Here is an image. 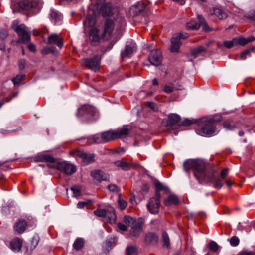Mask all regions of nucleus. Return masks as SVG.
Wrapping results in <instances>:
<instances>
[{
  "mask_svg": "<svg viewBox=\"0 0 255 255\" xmlns=\"http://www.w3.org/2000/svg\"><path fill=\"white\" fill-rule=\"evenodd\" d=\"M153 94V92H147L145 90H142L139 92L138 94V98L139 99H144L146 97L151 96Z\"/></svg>",
  "mask_w": 255,
  "mask_h": 255,
  "instance_id": "41",
  "label": "nucleus"
},
{
  "mask_svg": "<svg viewBox=\"0 0 255 255\" xmlns=\"http://www.w3.org/2000/svg\"><path fill=\"white\" fill-rule=\"evenodd\" d=\"M215 121L212 119L203 121L200 129H197L198 134L202 136H208L213 135L216 130Z\"/></svg>",
  "mask_w": 255,
  "mask_h": 255,
  "instance_id": "2",
  "label": "nucleus"
},
{
  "mask_svg": "<svg viewBox=\"0 0 255 255\" xmlns=\"http://www.w3.org/2000/svg\"><path fill=\"white\" fill-rule=\"evenodd\" d=\"M229 169L228 168H224L220 173V177L222 179H224L228 174Z\"/></svg>",
  "mask_w": 255,
  "mask_h": 255,
  "instance_id": "55",
  "label": "nucleus"
},
{
  "mask_svg": "<svg viewBox=\"0 0 255 255\" xmlns=\"http://www.w3.org/2000/svg\"><path fill=\"white\" fill-rule=\"evenodd\" d=\"M194 174L200 183L203 181L211 182L212 178L210 176L207 166L204 161L200 160H193Z\"/></svg>",
  "mask_w": 255,
  "mask_h": 255,
  "instance_id": "1",
  "label": "nucleus"
},
{
  "mask_svg": "<svg viewBox=\"0 0 255 255\" xmlns=\"http://www.w3.org/2000/svg\"><path fill=\"white\" fill-rule=\"evenodd\" d=\"M179 200L178 197L174 195L169 196L164 200V204L166 206H170L171 205H175L178 204Z\"/></svg>",
  "mask_w": 255,
  "mask_h": 255,
  "instance_id": "26",
  "label": "nucleus"
},
{
  "mask_svg": "<svg viewBox=\"0 0 255 255\" xmlns=\"http://www.w3.org/2000/svg\"><path fill=\"white\" fill-rule=\"evenodd\" d=\"M108 189L111 192L117 193L119 191V188L115 184H111L108 186Z\"/></svg>",
  "mask_w": 255,
  "mask_h": 255,
  "instance_id": "54",
  "label": "nucleus"
},
{
  "mask_svg": "<svg viewBox=\"0 0 255 255\" xmlns=\"http://www.w3.org/2000/svg\"><path fill=\"white\" fill-rule=\"evenodd\" d=\"M95 23V18L91 16L86 17L85 20L83 22L84 27H89L94 25Z\"/></svg>",
  "mask_w": 255,
  "mask_h": 255,
  "instance_id": "31",
  "label": "nucleus"
},
{
  "mask_svg": "<svg viewBox=\"0 0 255 255\" xmlns=\"http://www.w3.org/2000/svg\"><path fill=\"white\" fill-rule=\"evenodd\" d=\"M50 16L51 19L54 20L55 22H58L62 19L61 16L53 10L50 11Z\"/></svg>",
  "mask_w": 255,
  "mask_h": 255,
  "instance_id": "32",
  "label": "nucleus"
},
{
  "mask_svg": "<svg viewBox=\"0 0 255 255\" xmlns=\"http://www.w3.org/2000/svg\"><path fill=\"white\" fill-rule=\"evenodd\" d=\"M154 182L156 188V192L158 191V192L159 193L160 191L166 189L165 187H164V186L158 180H155Z\"/></svg>",
  "mask_w": 255,
  "mask_h": 255,
  "instance_id": "46",
  "label": "nucleus"
},
{
  "mask_svg": "<svg viewBox=\"0 0 255 255\" xmlns=\"http://www.w3.org/2000/svg\"><path fill=\"white\" fill-rule=\"evenodd\" d=\"M215 173V172L214 171H211L210 175L212 178V181H211V182H214V187L215 188L217 189H221L223 186V184L221 180L222 179L218 178L214 180Z\"/></svg>",
  "mask_w": 255,
  "mask_h": 255,
  "instance_id": "27",
  "label": "nucleus"
},
{
  "mask_svg": "<svg viewBox=\"0 0 255 255\" xmlns=\"http://www.w3.org/2000/svg\"><path fill=\"white\" fill-rule=\"evenodd\" d=\"M255 253L253 252H242L238 255H255Z\"/></svg>",
  "mask_w": 255,
  "mask_h": 255,
  "instance_id": "62",
  "label": "nucleus"
},
{
  "mask_svg": "<svg viewBox=\"0 0 255 255\" xmlns=\"http://www.w3.org/2000/svg\"><path fill=\"white\" fill-rule=\"evenodd\" d=\"M183 168L186 172H188L190 169H193V160L185 161L183 164Z\"/></svg>",
  "mask_w": 255,
  "mask_h": 255,
  "instance_id": "38",
  "label": "nucleus"
},
{
  "mask_svg": "<svg viewBox=\"0 0 255 255\" xmlns=\"http://www.w3.org/2000/svg\"><path fill=\"white\" fill-rule=\"evenodd\" d=\"M37 160L41 162H47L49 163H54L55 159L49 155H42L37 157Z\"/></svg>",
  "mask_w": 255,
  "mask_h": 255,
  "instance_id": "29",
  "label": "nucleus"
},
{
  "mask_svg": "<svg viewBox=\"0 0 255 255\" xmlns=\"http://www.w3.org/2000/svg\"><path fill=\"white\" fill-rule=\"evenodd\" d=\"M118 41V39H115L114 38V40L112 41V42L111 43H110L109 44V45H108V50H110L112 48L113 45H114V44Z\"/></svg>",
  "mask_w": 255,
  "mask_h": 255,
  "instance_id": "63",
  "label": "nucleus"
},
{
  "mask_svg": "<svg viewBox=\"0 0 255 255\" xmlns=\"http://www.w3.org/2000/svg\"><path fill=\"white\" fill-rule=\"evenodd\" d=\"M49 44H56L59 48H62L63 46V40L59 38L57 34H52L50 35L48 38Z\"/></svg>",
  "mask_w": 255,
  "mask_h": 255,
  "instance_id": "22",
  "label": "nucleus"
},
{
  "mask_svg": "<svg viewBox=\"0 0 255 255\" xmlns=\"http://www.w3.org/2000/svg\"><path fill=\"white\" fill-rule=\"evenodd\" d=\"M180 120V116L176 114H170L168 115V119L166 121V125L172 127L174 125L178 124Z\"/></svg>",
  "mask_w": 255,
  "mask_h": 255,
  "instance_id": "18",
  "label": "nucleus"
},
{
  "mask_svg": "<svg viewBox=\"0 0 255 255\" xmlns=\"http://www.w3.org/2000/svg\"><path fill=\"white\" fill-rule=\"evenodd\" d=\"M162 239L164 245L168 247L170 245V240L168 235L166 232L162 233Z\"/></svg>",
  "mask_w": 255,
  "mask_h": 255,
  "instance_id": "43",
  "label": "nucleus"
},
{
  "mask_svg": "<svg viewBox=\"0 0 255 255\" xmlns=\"http://www.w3.org/2000/svg\"><path fill=\"white\" fill-rule=\"evenodd\" d=\"M198 18L200 21V25H202L203 30L204 31H209L210 28L207 24V23L205 22L204 18L201 15H198Z\"/></svg>",
  "mask_w": 255,
  "mask_h": 255,
  "instance_id": "42",
  "label": "nucleus"
},
{
  "mask_svg": "<svg viewBox=\"0 0 255 255\" xmlns=\"http://www.w3.org/2000/svg\"><path fill=\"white\" fill-rule=\"evenodd\" d=\"M40 3L37 2H30L26 0H23L18 3L19 7L24 10H29L32 8L39 7Z\"/></svg>",
  "mask_w": 255,
  "mask_h": 255,
  "instance_id": "14",
  "label": "nucleus"
},
{
  "mask_svg": "<svg viewBox=\"0 0 255 255\" xmlns=\"http://www.w3.org/2000/svg\"><path fill=\"white\" fill-rule=\"evenodd\" d=\"M22 245V240L18 238L13 239L10 242V248L14 252H19L21 250Z\"/></svg>",
  "mask_w": 255,
  "mask_h": 255,
  "instance_id": "21",
  "label": "nucleus"
},
{
  "mask_svg": "<svg viewBox=\"0 0 255 255\" xmlns=\"http://www.w3.org/2000/svg\"><path fill=\"white\" fill-rule=\"evenodd\" d=\"M88 141L90 143L92 144H99L104 143L102 136V133L101 134V135L97 134L89 137L88 138Z\"/></svg>",
  "mask_w": 255,
  "mask_h": 255,
  "instance_id": "25",
  "label": "nucleus"
},
{
  "mask_svg": "<svg viewBox=\"0 0 255 255\" xmlns=\"http://www.w3.org/2000/svg\"><path fill=\"white\" fill-rule=\"evenodd\" d=\"M84 245V240L81 238L77 239L74 244L73 248L76 250H79L83 248Z\"/></svg>",
  "mask_w": 255,
  "mask_h": 255,
  "instance_id": "30",
  "label": "nucleus"
},
{
  "mask_svg": "<svg viewBox=\"0 0 255 255\" xmlns=\"http://www.w3.org/2000/svg\"><path fill=\"white\" fill-rule=\"evenodd\" d=\"M56 168L65 174L70 175L73 174L76 171V167L67 162H61L57 163Z\"/></svg>",
  "mask_w": 255,
  "mask_h": 255,
  "instance_id": "8",
  "label": "nucleus"
},
{
  "mask_svg": "<svg viewBox=\"0 0 255 255\" xmlns=\"http://www.w3.org/2000/svg\"><path fill=\"white\" fill-rule=\"evenodd\" d=\"M116 11V10L112 7L110 3L104 4L100 8L102 15L105 18L111 16Z\"/></svg>",
  "mask_w": 255,
  "mask_h": 255,
  "instance_id": "11",
  "label": "nucleus"
},
{
  "mask_svg": "<svg viewBox=\"0 0 255 255\" xmlns=\"http://www.w3.org/2000/svg\"><path fill=\"white\" fill-rule=\"evenodd\" d=\"M27 227V223L24 220H19L17 222L14 226V229L15 231L19 234L24 232Z\"/></svg>",
  "mask_w": 255,
  "mask_h": 255,
  "instance_id": "23",
  "label": "nucleus"
},
{
  "mask_svg": "<svg viewBox=\"0 0 255 255\" xmlns=\"http://www.w3.org/2000/svg\"><path fill=\"white\" fill-rule=\"evenodd\" d=\"M28 48L30 51L33 52H35L36 50L35 45L32 43H30L28 45Z\"/></svg>",
  "mask_w": 255,
  "mask_h": 255,
  "instance_id": "60",
  "label": "nucleus"
},
{
  "mask_svg": "<svg viewBox=\"0 0 255 255\" xmlns=\"http://www.w3.org/2000/svg\"><path fill=\"white\" fill-rule=\"evenodd\" d=\"M114 27L113 21L107 19L104 25L102 38L104 40L110 39L112 37Z\"/></svg>",
  "mask_w": 255,
  "mask_h": 255,
  "instance_id": "7",
  "label": "nucleus"
},
{
  "mask_svg": "<svg viewBox=\"0 0 255 255\" xmlns=\"http://www.w3.org/2000/svg\"><path fill=\"white\" fill-rule=\"evenodd\" d=\"M118 204H119L120 208L122 210L125 209L127 206V202L121 198L120 195H119V197Z\"/></svg>",
  "mask_w": 255,
  "mask_h": 255,
  "instance_id": "51",
  "label": "nucleus"
},
{
  "mask_svg": "<svg viewBox=\"0 0 255 255\" xmlns=\"http://www.w3.org/2000/svg\"><path fill=\"white\" fill-rule=\"evenodd\" d=\"M187 28L188 29L196 30L200 27V24H198L195 21H191L187 23Z\"/></svg>",
  "mask_w": 255,
  "mask_h": 255,
  "instance_id": "34",
  "label": "nucleus"
},
{
  "mask_svg": "<svg viewBox=\"0 0 255 255\" xmlns=\"http://www.w3.org/2000/svg\"><path fill=\"white\" fill-rule=\"evenodd\" d=\"M224 45L226 47L228 48H230L234 45H237L235 38L231 41H225L224 42Z\"/></svg>",
  "mask_w": 255,
  "mask_h": 255,
  "instance_id": "49",
  "label": "nucleus"
},
{
  "mask_svg": "<svg viewBox=\"0 0 255 255\" xmlns=\"http://www.w3.org/2000/svg\"><path fill=\"white\" fill-rule=\"evenodd\" d=\"M126 255H137V249L132 246H128L126 249Z\"/></svg>",
  "mask_w": 255,
  "mask_h": 255,
  "instance_id": "36",
  "label": "nucleus"
},
{
  "mask_svg": "<svg viewBox=\"0 0 255 255\" xmlns=\"http://www.w3.org/2000/svg\"><path fill=\"white\" fill-rule=\"evenodd\" d=\"M246 17L255 24V11H252L250 12L246 15Z\"/></svg>",
  "mask_w": 255,
  "mask_h": 255,
  "instance_id": "53",
  "label": "nucleus"
},
{
  "mask_svg": "<svg viewBox=\"0 0 255 255\" xmlns=\"http://www.w3.org/2000/svg\"><path fill=\"white\" fill-rule=\"evenodd\" d=\"M230 244L233 246H237L239 244V239L236 236H233L230 239Z\"/></svg>",
  "mask_w": 255,
  "mask_h": 255,
  "instance_id": "52",
  "label": "nucleus"
},
{
  "mask_svg": "<svg viewBox=\"0 0 255 255\" xmlns=\"http://www.w3.org/2000/svg\"><path fill=\"white\" fill-rule=\"evenodd\" d=\"M145 240L148 244H152L158 241V237L153 233H149L146 234Z\"/></svg>",
  "mask_w": 255,
  "mask_h": 255,
  "instance_id": "28",
  "label": "nucleus"
},
{
  "mask_svg": "<svg viewBox=\"0 0 255 255\" xmlns=\"http://www.w3.org/2000/svg\"><path fill=\"white\" fill-rule=\"evenodd\" d=\"M147 105L148 107H149L154 110H155L156 109V105L153 102H147Z\"/></svg>",
  "mask_w": 255,
  "mask_h": 255,
  "instance_id": "61",
  "label": "nucleus"
},
{
  "mask_svg": "<svg viewBox=\"0 0 255 255\" xmlns=\"http://www.w3.org/2000/svg\"><path fill=\"white\" fill-rule=\"evenodd\" d=\"M237 45H245L247 43V39L243 37H239L235 38Z\"/></svg>",
  "mask_w": 255,
  "mask_h": 255,
  "instance_id": "48",
  "label": "nucleus"
},
{
  "mask_svg": "<svg viewBox=\"0 0 255 255\" xmlns=\"http://www.w3.org/2000/svg\"><path fill=\"white\" fill-rule=\"evenodd\" d=\"M182 88L181 86H180L179 87H175L172 86L166 85L165 86L164 88V91L165 93H170L172 92L175 90H182Z\"/></svg>",
  "mask_w": 255,
  "mask_h": 255,
  "instance_id": "39",
  "label": "nucleus"
},
{
  "mask_svg": "<svg viewBox=\"0 0 255 255\" xmlns=\"http://www.w3.org/2000/svg\"><path fill=\"white\" fill-rule=\"evenodd\" d=\"M250 53V51L248 50H245L240 54V59L244 60L246 58V56Z\"/></svg>",
  "mask_w": 255,
  "mask_h": 255,
  "instance_id": "57",
  "label": "nucleus"
},
{
  "mask_svg": "<svg viewBox=\"0 0 255 255\" xmlns=\"http://www.w3.org/2000/svg\"><path fill=\"white\" fill-rule=\"evenodd\" d=\"M25 78L24 75H18L16 77L13 78L11 80L14 85L19 83Z\"/></svg>",
  "mask_w": 255,
  "mask_h": 255,
  "instance_id": "47",
  "label": "nucleus"
},
{
  "mask_svg": "<svg viewBox=\"0 0 255 255\" xmlns=\"http://www.w3.org/2000/svg\"><path fill=\"white\" fill-rule=\"evenodd\" d=\"M77 115L79 117H85L87 122H91L95 120L96 112L94 107L84 105L78 109Z\"/></svg>",
  "mask_w": 255,
  "mask_h": 255,
  "instance_id": "3",
  "label": "nucleus"
},
{
  "mask_svg": "<svg viewBox=\"0 0 255 255\" xmlns=\"http://www.w3.org/2000/svg\"><path fill=\"white\" fill-rule=\"evenodd\" d=\"M224 127L227 129H232L234 128L231 124L228 121H226L224 122Z\"/></svg>",
  "mask_w": 255,
  "mask_h": 255,
  "instance_id": "58",
  "label": "nucleus"
},
{
  "mask_svg": "<svg viewBox=\"0 0 255 255\" xmlns=\"http://www.w3.org/2000/svg\"><path fill=\"white\" fill-rule=\"evenodd\" d=\"M114 164L116 166L120 167L124 170L127 169L128 167V165L126 162L120 160L115 161Z\"/></svg>",
  "mask_w": 255,
  "mask_h": 255,
  "instance_id": "40",
  "label": "nucleus"
},
{
  "mask_svg": "<svg viewBox=\"0 0 255 255\" xmlns=\"http://www.w3.org/2000/svg\"><path fill=\"white\" fill-rule=\"evenodd\" d=\"M92 177L98 181H106L109 179V175L100 170H95L91 173Z\"/></svg>",
  "mask_w": 255,
  "mask_h": 255,
  "instance_id": "19",
  "label": "nucleus"
},
{
  "mask_svg": "<svg viewBox=\"0 0 255 255\" xmlns=\"http://www.w3.org/2000/svg\"><path fill=\"white\" fill-rule=\"evenodd\" d=\"M13 29L16 31L19 36L18 41L20 43H28L30 41V32L28 31L27 27L24 24L18 26H12Z\"/></svg>",
  "mask_w": 255,
  "mask_h": 255,
  "instance_id": "4",
  "label": "nucleus"
},
{
  "mask_svg": "<svg viewBox=\"0 0 255 255\" xmlns=\"http://www.w3.org/2000/svg\"><path fill=\"white\" fill-rule=\"evenodd\" d=\"M89 203V202H79L77 205V207L79 209H82Z\"/></svg>",
  "mask_w": 255,
  "mask_h": 255,
  "instance_id": "56",
  "label": "nucleus"
},
{
  "mask_svg": "<svg viewBox=\"0 0 255 255\" xmlns=\"http://www.w3.org/2000/svg\"><path fill=\"white\" fill-rule=\"evenodd\" d=\"M100 63V59L98 56H94L91 58L86 59L83 64L89 69L96 71L99 69Z\"/></svg>",
  "mask_w": 255,
  "mask_h": 255,
  "instance_id": "10",
  "label": "nucleus"
},
{
  "mask_svg": "<svg viewBox=\"0 0 255 255\" xmlns=\"http://www.w3.org/2000/svg\"><path fill=\"white\" fill-rule=\"evenodd\" d=\"M209 248L211 251L216 252L218 249V245L215 242L211 241L209 243Z\"/></svg>",
  "mask_w": 255,
  "mask_h": 255,
  "instance_id": "50",
  "label": "nucleus"
},
{
  "mask_svg": "<svg viewBox=\"0 0 255 255\" xmlns=\"http://www.w3.org/2000/svg\"><path fill=\"white\" fill-rule=\"evenodd\" d=\"M143 223L139 220L137 221L135 224L131 226L130 234L132 236L138 237L142 232Z\"/></svg>",
  "mask_w": 255,
  "mask_h": 255,
  "instance_id": "16",
  "label": "nucleus"
},
{
  "mask_svg": "<svg viewBox=\"0 0 255 255\" xmlns=\"http://www.w3.org/2000/svg\"><path fill=\"white\" fill-rule=\"evenodd\" d=\"M148 60L153 65H159L161 63L162 60L161 51L158 49H154L152 50L149 55Z\"/></svg>",
  "mask_w": 255,
  "mask_h": 255,
  "instance_id": "9",
  "label": "nucleus"
},
{
  "mask_svg": "<svg viewBox=\"0 0 255 255\" xmlns=\"http://www.w3.org/2000/svg\"><path fill=\"white\" fill-rule=\"evenodd\" d=\"M135 49L136 46L134 44L127 45L125 50L121 53L122 58H124L130 56Z\"/></svg>",
  "mask_w": 255,
  "mask_h": 255,
  "instance_id": "24",
  "label": "nucleus"
},
{
  "mask_svg": "<svg viewBox=\"0 0 255 255\" xmlns=\"http://www.w3.org/2000/svg\"><path fill=\"white\" fill-rule=\"evenodd\" d=\"M160 198V193L158 191H156L155 192V197L150 199L147 207L151 213L156 214L159 212Z\"/></svg>",
  "mask_w": 255,
  "mask_h": 255,
  "instance_id": "6",
  "label": "nucleus"
},
{
  "mask_svg": "<svg viewBox=\"0 0 255 255\" xmlns=\"http://www.w3.org/2000/svg\"><path fill=\"white\" fill-rule=\"evenodd\" d=\"M204 48L203 46H200L195 48L191 50V54L193 58H196L198 54L204 50Z\"/></svg>",
  "mask_w": 255,
  "mask_h": 255,
  "instance_id": "33",
  "label": "nucleus"
},
{
  "mask_svg": "<svg viewBox=\"0 0 255 255\" xmlns=\"http://www.w3.org/2000/svg\"><path fill=\"white\" fill-rule=\"evenodd\" d=\"M73 192V196L75 197L79 196L81 194V188L78 186H74L71 188Z\"/></svg>",
  "mask_w": 255,
  "mask_h": 255,
  "instance_id": "44",
  "label": "nucleus"
},
{
  "mask_svg": "<svg viewBox=\"0 0 255 255\" xmlns=\"http://www.w3.org/2000/svg\"><path fill=\"white\" fill-rule=\"evenodd\" d=\"M189 35L186 33H180L174 35L171 39V51L172 52H178L181 44L180 40L187 39Z\"/></svg>",
  "mask_w": 255,
  "mask_h": 255,
  "instance_id": "5",
  "label": "nucleus"
},
{
  "mask_svg": "<svg viewBox=\"0 0 255 255\" xmlns=\"http://www.w3.org/2000/svg\"><path fill=\"white\" fill-rule=\"evenodd\" d=\"M118 227L122 231H125L127 230V226L122 223H118Z\"/></svg>",
  "mask_w": 255,
  "mask_h": 255,
  "instance_id": "59",
  "label": "nucleus"
},
{
  "mask_svg": "<svg viewBox=\"0 0 255 255\" xmlns=\"http://www.w3.org/2000/svg\"><path fill=\"white\" fill-rule=\"evenodd\" d=\"M124 222L128 226L131 227L134 224V223L135 224L136 222H137V221H136L133 218L128 216H126L124 217Z\"/></svg>",
  "mask_w": 255,
  "mask_h": 255,
  "instance_id": "35",
  "label": "nucleus"
},
{
  "mask_svg": "<svg viewBox=\"0 0 255 255\" xmlns=\"http://www.w3.org/2000/svg\"><path fill=\"white\" fill-rule=\"evenodd\" d=\"M209 12L211 15L215 16L219 19H224L227 17V14L220 8H212Z\"/></svg>",
  "mask_w": 255,
  "mask_h": 255,
  "instance_id": "20",
  "label": "nucleus"
},
{
  "mask_svg": "<svg viewBox=\"0 0 255 255\" xmlns=\"http://www.w3.org/2000/svg\"><path fill=\"white\" fill-rule=\"evenodd\" d=\"M8 35L7 32L6 30H2L0 31V40H1L2 44L0 46V49H2L5 48L4 41Z\"/></svg>",
  "mask_w": 255,
  "mask_h": 255,
  "instance_id": "37",
  "label": "nucleus"
},
{
  "mask_svg": "<svg viewBox=\"0 0 255 255\" xmlns=\"http://www.w3.org/2000/svg\"><path fill=\"white\" fill-rule=\"evenodd\" d=\"M102 136L104 143H107L111 141L118 139L117 133L116 130H109L102 133Z\"/></svg>",
  "mask_w": 255,
  "mask_h": 255,
  "instance_id": "15",
  "label": "nucleus"
},
{
  "mask_svg": "<svg viewBox=\"0 0 255 255\" xmlns=\"http://www.w3.org/2000/svg\"><path fill=\"white\" fill-rule=\"evenodd\" d=\"M25 64V61H24V60L19 61V67L21 70L23 69L24 68Z\"/></svg>",
  "mask_w": 255,
  "mask_h": 255,
  "instance_id": "64",
  "label": "nucleus"
},
{
  "mask_svg": "<svg viewBox=\"0 0 255 255\" xmlns=\"http://www.w3.org/2000/svg\"><path fill=\"white\" fill-rule=\"evenodd\" d=\"M106 211L105 209H98L94 211V214L100 217H104L106 215Z\"/></svg>",
  "mask_w": 255,
  "mask_h": 255,
  "instance_id": "45",
  "label": "nucleus"
},
{
  "mask_svg": "<svg viewBox=\"0 0 255 255\" xmlns=\"http://www.w3.org/2000/svg\"><path fill=\"white\" fill-rule=\"evenodd\" d=\"M132 130L131 127L128 126H124L120 128H118L116 130L117 133V138H120L122 136L128 135Z\"/></svg>",
  "mask_w": 255,
  "mask_h": 255,
  "instance_id": "17",
  "label": "nucleus"
},
{
  "mask_svg": "<svg viewBox=\"0 0 255 255\" xmlns=\"http://www.w3.org/2000/svg\"><path fill=\"white\" fill-rule=\"evenodd\" d=\"M89 38L92 45H96L98 44L100 39L99 30L95 27L92 28L89 32Z\"/></svg>",
  "mask_w": 255,
  "mask_h": 255,
  "instance_id": "13",
  "label": "nucleus"
},
{
  "mask_svg": "<svg viewBox=\"0 0 255 255\" xmlns=\"http://www.w3.org/2000/svg\"><path fill=\"white\" fill-rule=\"evenodd\" d=\"M75 154L82 159L84 165L89 164L94 160V155L93 154H87L82 151H77Z\"/></svg>",
  "mask_w": 255,
  "mask_h": 255,
  "instance_id": "12",
  "label": "nucleus"
}]
</instances>
